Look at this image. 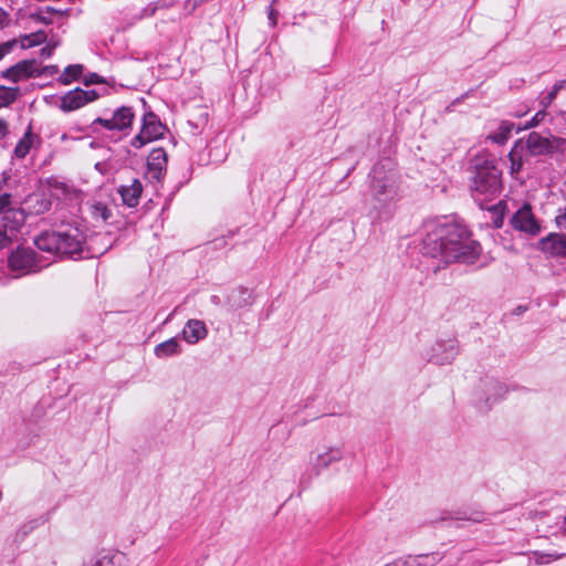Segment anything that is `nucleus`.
I'll return each instance as SVG.
<instances>
[{"mask_svg": "<svg viewBox=\"0 0 566 566\" xmlns=\"http://www.w3.org/2000/svg\"><path fill=\"white\" fill-rule=\"evenodd\" d=\"M54 46H44L41 49V55L50 57L53 54Z\"/></svg>", "mask_w": 566, "mask_h": 566, "instance_id": "43", "label": "nucleus"}, {"mask_svg": "<svg viewBox=\"0 0 566 566\" xmlns=\"http://www.w3.org/2000/svg\"><path fill=\"white\" fill-rule=\"evenodd\" d=\"M343 452L338 448H329L324 452L316 454L311 459V470L315 475H319L324 470L328 469L332 464L340 461Z\"/></svg>", "mask_w": 566, "mask_h": 566, "instance_id": "15", "label": "nucleus"}, {"mask_svg": "<svg viewBox=\"0 0 566 566\" xmlns=\"http://www.w3.org/2000/svg\"><path fill=\"white\" fill-rule=\"evenodd\" d=\"M208 335V329L203 321L189 319L184 329L181 331L182 338L188 344H197L199 340L205 339Z\"/></svg>", "mask_w": 566, "mask_h": 566, "instance_id": "18", "label": "nucleus"}, {"mask_svg": "<svg viewBox=\"0 0 566 566\" xmlns=\"http://www.w3.org/2000/svg\"><path fill=\"white\" fill-rule=\"evenodd\" d=\"M513 128V123L504 120L500 124L497 132L490 136V138L496 144H504L509 139Z\"/></svg>", "mask_w": 566, "mask_h": 566, "instance_id": "25", "label": "nucleus"}, {"mask_svg": "<svg viewBox=\"0 0 566 566\" xmlns=\"http://www.w3.org/2000/svg\"><path fill=\"white\" fill-rule=\"evenodd\" d=\"M277 0H272V3L269 6L268 8V19H269V23L271 27H275L276 23H277V17H279V12L277 10L274 8V3L276 2Z\"/></svg>", "mask_w": 566, "mask_h": 566, "instance_id": "37", "label": "nucleus"}, {"mask_svg": "<svg viewBox=\"0 0 566 566\" xmlns=\"http://www.w3.org/2000/svg\"><path fill=\"white\" fill-rule=\"evenodd\" d=\"M98 93L95 90H82V88H75L70 92H67L62 98H61V105L60 108L63 112H72L75 109H78L86 105L90 102H93L98 98Z\"/></svg>", "mask_w": 566, "mask_h": 566, "instance_id": "13", "label": "nucleus"}, {"mask_svg": "<svg viewBox=\"0 0 566 566\" xmlns=\"http://www.w3.org/2000/svg\"><path fill=\"white\" fill-rule=\"evenodd\" d=\"M250 302H248L245 298H244V305H248ZM239 306H243V304H239Z\"/></svg>", "mask_w": 566, "mask_h": 566, "instance_id": "52", "label": "nucleus"}, {"mask_svg": "<svg viewBox=\"0 0 566 566\" xmlns=\"http://www.w3.org/2000/svg\"><path fill=\"white\" fill-rule=\"evenodd\" d=\"M17 40L22 49H30L44 43L46 41V33L40 30L30 34L20 35Z\"/></svg>", "mask_w": 566, "mask_h": 566, "instance_id": "23", "label": "nucleus"}, {"mask_svg": "<svg viewBox=\"0 0 566 566\" xmlns=\"http://www.w3.org/2000/svg\"><path fill=\"white\" fill-rule=\"evenodd\" d=\"M8 263L10 270L15 273V277L39 272L49 264L43 263V261L36 256V253L29 248H17L11 252Z\"/></svg>", "mask_w": 566, "mask_h": 566, "instance_id": "5", "label": "nucleus"}, {"mask_svg": "<svg viewBox=\"0 0 566 566\" xmlns=\"http://www.w3.org/2000/svg\"><path fill=\"white\" fill-rule=\"evenodd\" d=\"M46 70H50V74H53V71H56L55 66H46Z\"/></svg>", "mask_w": 566, "mask_h": 566, "instance_id": "50", "label": "nucleus"}, {"mask_svg": "<svg viewBox=\"0 0 566 566\" xmlns=\"http://www.w3.org/2000/svg\"><path fill=\"white\" fill-rule=\"evenodd\" d=\"M154 352L158 358H167L170 356L178 355L181 352V347L178 339L176 337H172L166 342L158 344L155 347Z\"/></svg>", "mask_w": 566, "mask_h": 566, "instance_id": "22", "label": "nucleus"}, {"mask_svg": "<svg viewBox=\"0 0 566 566\" xmlns=\"http://www.w3.org/2000/svg\"><path fill=\"white\" fill-rule=\"evenodd\" d=\"M102 82H103L102 77L96 73L91 74L85 80L86 85L97 84V83H102Z\"/></svg>", "mask_w": 566, "mask_h": 566, "instance_id": "41", "label": "nucleus"}, {"mask_svg": "<svg viewBox=\"0 0 566 566\" xmlns=\"http://www.w3.org/2000/svg\"><path fill=\"white\" fill-rule=\"evenodd\" d=\"M458 355L459 346L457 340H438L432 345L427 359L430 363L442 366L451 364Z\"/></svg>", "mask_w": 566, "mask_h": 566, "instance_id": "12", "label": "nucleus"}, {"mask_svg": "<svg viewBox=\"0 0 566 566\" xmlns=\"http://www.w3.org/2000/svg\"><path fill=\"white\" fill-rule=\"evenodd\" d=\"M167 153L164 148H155L147 158V178L151 181H160L166 174Z\"/></svg>", "mask_w": 566, "mask_h": 566, "instance_id": "14", "label": "nucleus"}, {"mask_svg": "<svg viewBox=\"0 0 566 566\" xmlns=\"http://www.w3.org/2000/svg\"><path fill=\"white\" fill-rule=\"evenodd\" d=\"M91 213L93 218L101 219L106 222L112 217L109 208L101 201H95L91 205Z\"/></svg>", "mask_w": 566, "mask_h": 566, "instance_id": "29", "label": "nucleus"}, {"mask_svg": "<svg viewBox=\"0 0 566 566\" xmlns=\"http://www.w3.org/2000/svg\"><path fill=\"white\" fill-rule=\"evenodd\" d=\"M31 144H32V134H31V130L29 129L15 145L14 151H13L14 156L17 158H24L30 151Z\"/></svg>", "mask_w": 566, "mask_h": 566, "instance_id": "26", "label": "nucleus"}, {"mask_svg": "<svg viewBox=\"0 0 566 566\" xmlns=\"http://www.w3.org/2000/svg\"><path fill=\"white\" fill-rule=\"evenodd\" d=\"M8 132V124L3 119H0V139H3Z\"/></svg>", "mask_w": 566, "mask_h": 566, "instance_id": "42", "label": "nucleus"}, {"mask_svg": "<svg viewBox=\"0 0 566 566\" xmlns=\"http://www.w3.org/2000/svg\"><path fill=\"white\" fill-rule=\"evenodd\" d=\"M83 72V66L81 64H73L69 65L64 69V72L62 73L60 77V82L62 84H70L72 81L77 80Z\"/></svg>", "mask_w": 566, "mask_h": 566, "instance_id": "27", "label": "nucleus"}, {"mask_svg": "<svg viewBox=\"0 0 566 566\" xmlns=\"http://www.w3.org/2000/svg\"><path fill=\"white\" fill-rule=\"evenodd\" d=\"M59 238L60 230L52 232L45 231L35 237L34 244L41 251L50 254H59Z\"/></svg>", "mask_w": 566, "mask_h": 566, "instance_id": "21", "label": "nucleus"}, {"mask_svg": "<svg viewBox=\"0 0 566 566\" xmlns=\"http://www.w3.org/2000/svg\"><path fill=\"white\" fill-rule=\"evenodd\" d=\"M509 159L511 163V172L517 174L521 171L523 167V160L521 155H518L516 146L512 148V150L509 154Z\"/></svg>", "mask_w": 566, "mask_h": 566, "instance_id": "33", "label": "nucleus"}, {"mask_svg": "<svg viewBox=\"0 0 566 566\" xmlns=\"http://www.w3.org/2000/svg\"><path fill=\"white\" fill-rule=\"evenodd\" d=\"M85 566H115L114 555L99 553L94 556Z\"/></svg>", "mask_w": 566, "mask_h": 566, "instance_id": "32", "label": "nucleus"}, {"mask_svg": "<svg viewBox=\"0 0 566 566\" xmlns=\"http://www.w3.org/2000/svg\"><path fill=\"white\" fill-rule=\"evenodd\" d=\"M46 11H48V12H50V13H56V12H57V10H55V9H54V8H52V7H48V8H46Z\"/></svg>", "mask_w": 566, "mask_h": 566, "instance_id": "48", "label": "nucleus"}, {"mask_svg": "<svg viewBox=\"0 0 566 566\" xmlns=\"http://www.w3.org/2000/svg\"><path fill=\"white\" fill-rule=\"evenodd\" d=\"M135 118V114L133 108L129 106H122L117 108L112 118H102L97 117L92 126L101 125L108 130H126L132 127L133 120Z\"/></svg>", "mask_w": 566, "mask_h": 566, "instance_id": "11", "label": "nucleus"}, {"mask_svg": "<svg viewBox=\"0 0 566 566\" xmlns=\"http://www.w3.org/2000/svg\"><path fill=\"white\" fill-rule=\"evenodd\" d=\"M59 230V254L71 258L81 255L86 243L82 229L77 226L67 224Z\"/></svg>", "mask_w": 566, "mask_h": 566, "instance_id": "6", "label": "nucleus"}, {"mask_svg": "<svg viewBox=\"0 0 566 566\" xmlns=\"http://www.w3.org/2000/svg\"><path fill=\"white\" fill-rule=\"evenodd\" d=\"M165 126L160 123L158 116L148 112L143 116V123L139 133L133 137L130 145L137 149L163 137Z\"/></svg>", "mask_w": 566, "mask_h": 566, "instance_id": "8", "label": "nucleus"}, {"mask_svg": "<svg viewBox=\"0 0 566 566\" xmlns=\"http://www.w3.org/2000/svg\"><path fill=\"white\" fill-rule=\"evenodd\" d=\"M562 532L564 535H566V516L564 517L563 520V527H562Z\"/></svg>", "mask_w": 566, "mask_h": 566, "instance_id": "45", "label": "nucleus"}, {"mask_svg": "<svg viewBox=\"0 0 566 566\" xmlns=\"http://www.w3.org/2000/svg\"><path fill=\"white\" fill-rule=\"evenodd\" d=\"M542 250L552 256H566V234L549 233L539 241Z\"/></svg>", "mask_w": 566, "mask_h": 566, "instance_id": "17", "label": "nucleus"}, {"mask_svg": "<svg viewBox=\"0 0 566 566\" xmlns=\"http://www.w3.org/2000/svg\"><path fill=\"white\" fill-rule=\"evenodd\" d=\"M24 223V214L18 209H7L0 217V228L15 239L17 232Z\"/></svg>", "mask_w": 566, "mask_h": 566, "instance_id": "16", "label": "nucleus"}, {"mask_svg": "<svg viewBox=\"0 0 566 566\" xmlns=\"http://www.w3.org/2000/svg\"><path fill=\"white\" fill-rule=\"evenodd\" d=\"M511 227L528 237H536L542 232V223L533 212L530 203L525 202L510 219Z\"/></svg>", "mask_w": 566, "mask_h": 566, "instance_id": "7", "label": "nucleus"}, {"mask_svg": "<svg viewBox=\"0 0 566 566\" xmlns=\"http://www.w3.org/2000/svg\"><path fill=\"white\" fill-rule=\"evenodd\" d=\"M488 209L492 213L491 218H492L493 227L496 229L502 228V226L504 223V212L506 209V203L504 201L500 200L497 203H495L494 206H492Z\"/></svg>", "mask_w": 566, "mask_h": 566, "instance_id": "24", "label": "nucleus"}, {"mask_svg": "<svg viewBox=\"0 0 566 566\" xmlns=\"http://www.w3.org/2000/svg\"><path fill=\"white\" fill-rule=\"evenodd\" d=\"M118 192L124 205L129 208H134L139 203L143 185L139 179H134L130 185L120 186Z\"/></svg>", "mask_w": 566, "mask_h": 566, "instance_id": "19", "label": "nucleus"}, {"mask_svg": "<svg viewBox=\"0 0 566 566\" xmlns=\"http://www.w3.org/2000/svg\"><path fill=\"white\" fill-rule=\"evenodd\" d=\"M46 70H50V74H53V71H56L55 66H46Z\"/></svg>", "mask_w": 566, "mask_h": 566, "instance_id": "51", "label": "nucleus"}, {"mask_svg": "<svg viewBox=\"0 0 566 566\" xmlns=\"http://www.w3.org/2000/svg\"><path fill=\"white\" fill-rule=\"evenodd\" d=\"M12 238L10 237V233H6V231H3L1 228H0V250L9 247L12 242Z\"/></svg>", "mask_w": 566, "mask_h": 566, "instance_id": "39", "label": "nucleus"}, {"mask_svg": "<svg viewBox=\"0 0 566 566\" xmlns=\"http://www.w3.org/2000/svg\"><path fill=\"white\" fill-rule=\"evenodd\" d=\"M546 115L547 113L545 112V109L542 108L524 125L523 129H528L539 125V123L544 120Z\"/></svg>", "mask_w": 566, "mask_h": 566, "instance_id": "35", "label": "nucleus"}, {"mask_svg": "<svg viewBox=\"0 0 566 566\" xmlns=\"http://www.w3.org/2000/svg\"><path fill=\"white\" fill-rule=\"evenodd\" d=\"M555 223L557 228L566 231V206L564 208H559L557 210V214L555 217Z\"/></svg>", "mask_w": 566, "mask_h": 566, "instance_id": "36", "label": "nucleus"}, {"mask_svg": "<svg viewBox=\"0 0 566 566\" xmlns=\"http://www.w3.org/2000/svg\"><path fill=\"white\" fill-rule=\"evenodd\" d=\"M240 293H241L242 295H248V298H250V296H251V295H250V293L248 292V290H245V289H241V290H240Z\"/></svg>", "mask_w": 566, "mask_h": 566, "instance_id": "46", "label": "nucleus"}, {"mask_svg": "<svg viewBox=\"0 0 566 566\" xmlns=\"http://www.w3.org/2000/svg\"><path fill=\"white\" fill-rule=\"evenodd\" d=\"M471 196L483 208L488 201L495 199L502 191L501 170L493 159L476 157L470 182Z\"/></svg>", "mask_w": 566, "mask_h": 566, "instance_id": "2", "label": "nucleus"}, {"mask_svg": "<svg viewBox=\"0 0 566 566\" xmlns=\"http://www.w3.org/2000/svg\"><path fill=\"white\" fill-rule=\"evenodd\" d=\"M51 207V202L46 199L41 200V208L38 210V212H44L48 211Z\"/></svg>", "mask_w": 566, "mask_h": 566, "instance_id": "44", "label": "nucleus"}, {"mask_svg": "<svg viewBox=\"0 0 566 566\" xmlns=\"http://www.w3.org/2000/svg\"><path fill=\"white\" fill-rule=\"evenodd\" d=\"M10 203H11V196L9 193L0 195V213L1 214H3V212L7 209H11Z\"/></svg>", "mask_w": 566, "mask_h": 566, "instance_id": "38", "label": "nucleus"}, {"mask_svg": "<svg viewBox=\"0 0 566 566\" xmlns=\"http://www.w3.org/2000/svg\"><path fill=\"white\" fill-rule=\"evenodd\" d=\"M17 45H18L17 39H12L7 42L0 43V61L6 55L10 54Z\"/></svg>", "mask_w": 566, "mask_h": 566, "instance_id": "34", "label": "nucleus"}, {"mask_svg": "<svg viewBox=\"0 0 566 566\" xmlns=\"http://www.w3.org/2000/svg\"><path fill=\"white\" fill-rule=\"evenodd\" d=\"M36 19L44 23H49V21L46 20V17L36 15Z\"/></svg>", "mask_w": 566, "mask_h": 566, "instance_id": "47", "label": "nucleus"}, {"mask_svg": "<svg viewBox=\"0 0 566 566\" xmlns=\"http://www.w3.org/2000/svg\"><path fill=\"white\" fill-rule=\"evenodd\" d=\"M10 14L2 8H0V29L9 25Z\"/></svg>", "mask_w": 566, "mask_h": 566, "instance_id": "40", "label": "nucleus"}, {"mask_svg": "<svg viewBox=\"0 0 566 566\" xmlns=\"http://www.w3.org/2000/svg\"><path fill=\"white\" fill-rule=\"evenodd\" d=\"M507 392L509 387L504 382L492 377L481 378L474 391L475 406L481 412H488Z\"/></svg>", "mask_w": 566, "mask_h": 566, "instance_id": "4", "label": "nucleus"}, {"mask_svg": "<svg viewBox=\"0 0 566 566\" xmlns=\"http://www.w3.org/2000/svg\"><path fill=\"white\" fill-rule=\"evenodd\" d=\"M421 252L444 264H472L481 254V245L465 226L441 217L423 223Z\"/></svg>", "mask_w": 566, "mask_h": 566, "instance_id": "1", "label": "nucleus"}, {"mask_svg": "<svg viewBox=\"0 0 566 566\" xmlns=\"http://www.w3.org/2000/svg\"><path fill=\"white\" fill-rule=\"evenodd\" d=\"M46 70H50V74H53V71H56L55 66H46Z\"/></svg>", "mask_w": 566, "mask_h": 566, "instance_id": "49", "label": "nucleus"}, {"mask_svg": "<svg viewBox=\"0 0 566 566\" xmlns=\"http://www.w3.org/2000/svg\"><path fill=\"white\" fill-rule=\"evenodd\" d=\"M370 190L380 209L387 208L399 199L398 177L391 163L381 161L374 166L370 172Z\"/></svg>", "mask_w": 566, "mask_h": 566, "instance_id": "3", "label": "nucleus"}, {"mask_svg": "<svg viewBox=\"0 0 566 566\" xmlns=\"http://www.w3.org/2000/svg\"><path fill=\"white\" fill-rule=\"evenodd\" d=\"M564 86V82L563 81H559V82H556L552 88V91H549L547 94H542L541 97H539V105L542 106L543 109H545L546 107H548L552 102L555 99L557 93L559 92V90H562Z\"/></svg>", "mask_w": 566, "mask_h": 566, "instance_id": "31", "label": "nucleus"}, {"mask_svg": "<svg viewBox=\"0 0 566 566\" xmlns=\"http://www.w3.org/2000/svg\"><path fill=\"white\" fill-rule=\"evenodd\" d=\"M19 94V87L0 86V108L12 104Z\"/></svg>", "mask_w": 566, "mask_h": 566, "instance_id": "28", "label": "nucleus"}, {"mask_svg": "<svg viewBox=\"0 0 566 566\" xmlns=\"http://www.w3.org/2000/svg\"><path fill=\"white\" fill-rule=\"evenodd\" d=\"M484 512L473 507H465L452 512H448L446 516L442 517L443 521H463V522H472V523H481L484 521Z\"/></svg>", "mask_w": 566, "mask_h": 566, "instance_id": "20", "label": "nucleus"}, {"mask_svg": "<svg viewBox=\"0 0 566 566\" xmlns=\"http://www.w3.org/2000/svg\"><path fill=\"white\" fill-rule=\"evenodd\" d=\"M566 140L562 137H546L536 132L528 134L526 138V147L531 155H552L557 151H564Z\"/></svg>", "mask_w": 566, "mask_h": 566, "instance_id": "9", "label": "nucleus"}, {"mask_svg": "<svg viewBox=\"0 0 566 566\" xmlns=\"http://www.w3.org/2000/svg\"><path fill=\"white\" fill-rule=\"evenodd\" d=\"M566 554L563 553H543V552H534L533 559L536 565H547L552 562L558 560L563 558Z\"/></svg>", "mask_w": 566, "mask_h": 566, "instance_id": "30", "label": "nucleus"}, {"mask_svg": "<svg viewBox=\"0 0 566 566\" xmlns=\"http://www.w3.org/2000/svg\"><path fill=\"white\" fill-rule=\"evenodd\" d=\"M41 74L42 72L40 71L38 61L32 59L19 61L14 65L2 71L0 76L12 83H19L23 80L35 77Z\"/></svg>", "mask_w": 566, "mask_h": 566, "instance_id": "10", "label": "nucleus"}]
</instances>
